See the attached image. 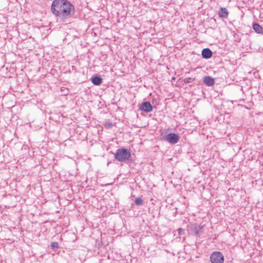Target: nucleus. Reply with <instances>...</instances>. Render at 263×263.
Wrapping results in <instances>:
<instances>
[{"instance_id":"obj_9","label":"nucleus","mask_w":263,"mask_h":263,"mask_svg":"<svg viewBox=\"0 0 263 263\" xmlns=\"http://www.w3.org/2000/svg\"><path fill=\"white\" fill-rule=\"evenodd\" d=\"M91 80L95 85H100L102 83V79L100 76L92 77Z\"/></svg>"},{"instance_id":"obj_4","label":"nucleus","mask_w":263,"mask_h":263,"mask_svg":"<svg viewBox=\"0 0 263 263\" xmlns=\"http://www.w3.org/2000/svg\"><path fill=\"white\" fill-rule=\"evenodd\" d=\"M163 139L172 144H175L178 142L179 136L177 134L170 133L164 137Z\"/></svg>"},{"instance_id":"obj_3","label":"nucleus","mask_w":263,"mask_h":263,"mask_svg":"<svg viewBox=\"0 0 263 263\" xmlns=\"http://www.w3.org/2000/svg\"><path fill=\"white\" fill-rule=\"evenodd\" d=\"M211 263H223L224 256L221 252L215 251L210 256Z\"/></svg>"},{"instance_id":"obj_13","label":"nucleus","mask_w":263,"mask_h":263,"mask_svg":"<svg viewBox=\"0 0 263 263\" xmlns=\"http://www.w3.org/2000/svg\"><path fill=\"white\" fill-rule=\"evenodd\" d=\"M195 79L194 78H186L185 79H183V82L187 84V83H192L194 81Z\"/></svg>"},{"instance_id":"obj_10","label":"nucleus","mask_w":263,"mask_h":263,"mask_svg":"<svg viewBox=\"0 0 263 263\" xmlns=\"http://www.w3.org/2000/svg\"><path fill=\"white\" fill-rule=\"evenodd\" d=\"M253 28L255 30V31L257 33H263L262 27L257 23H255L253 24Z\"/></svg>"},{"instance_id":"obj_1","label":"nucleus","mask_w":263,"mask_h":263,"mask_svg":"<svg viewBox=\"0 0 263 263\" xmlns=\"http://www.w3.org/2000/svg\"><path fill=\"white\" fill-rule=\"evenodd\" d=\"M51 11L61 21H65L74 14L75 9L67 0H54L51 5Z\"/></svg>"},{"instance_id":"obj_2","label":"nucleus","mask_w":263,"mask_h":263,"mask_svg":"<svg viewBox=\"0 0 263 263\" xmlns=\"http://www.w3.org/2000/svg\"><path fill=\"white\" fill-rule=\"evenodd\" d=\"M131 157L130 151L125 148H119L114 155V158L119 162L129 160Z\"/></svg>"},{"instance_id":"obj_12","label":"nucleus","mask_w":263,"mask_h":263,"mask_svg":"<svg viewBox=\"0 0 263 263\" xmlns=\"http://www.w3.org/2000/svg\"><path fill=\"white\" fill-rule=\"evenodd\" d=\"M135 203L137 205H141L143 204V200L140 198H137L135 200Z\"/></svg>"},{"instance_id":"obj_15","label":"nucleus","mask_w":263,"mask_h":263,"mask_svg":"<svg viewBox=\"0 0 263 263\" xmlns=\"http://www.w3.org/2000/svg\"><path fill=\"white\" fill-rule=\"evenodd\" d=\"M105 126L107 128H111L112 127V123L110 122H106L105 124Z\"/></svg>"},{"instance_id":"obj_7","label":"nucleus","mask_w":263,"mask_h":263,"mask_svg":"<svg viewBox=\"0 0 263 263\" xmlns=\"http://www.w3.org/2000/svg\"><path fill=\"white\" fill-rule=\"evenodd\" d=\"M218 15L220 18H227L229 12L226 8H221L218 12Z\"/></svg>"},{"instance_id":"obj_11","label":"nucleus","mask_w":263,"mask_h":263,"mask_svg":"<svg viewBox=\"0 0 263 263\" xmlns=\"http://www.w3.org/2000/svg\"><path fill=\"white\" fill-rule=\"evenodd\" d=\"M202 228L199 226H195L192 229V231L195 235H198L201 232Z\"/></svg>"},{"instance_id":"obj_8","label":"nucleus","mask_w":263,"mask_h":263,"mask_svg":"<svg viewBox=\"0 0 263 263\" xmlns=\"http://www.w3.org/2000/svg\"><path fill=\"white\" fill-rule=\"evenodd\" d=\"M201 54L203 58L209 59L212 55V52L209 48H204L202 50Z\"/></svg>"},{"instance_id":"obj_6","label":"nucleus","mask_w":263,"mask_h":263,"mask_svg":"<svg viewBox=\"0 0 263 263\" xmlns=\"http://www.w3.org/2000/svg\"><path fill=\"white\" fill-rule=\"evenodd\" d=\"M203 82L206 85L212 86L215 84V80L210 76H206L203 79Z\"/></svg>"},{"instance_id":"obj_16","label":"nucleus","mask_w":263,"mask_h":263,"mask_svg":"<svg viewBox=\"0 0 263 263\" xmlns=\"http://www.w3.org/2000/svg\"><path fill=\"white\" fill-rule=\"evenodd\" d=\"M177 231H178V234L179 235H182L183 233H184V230H183L181 228H179L177 230Z\"/></svg>"},{"instance_id":"obj_5","label":"nucleus","mask_w":263,"mask_h":263,"mask_svg":"<svg viewBox=\"0 0 263 263\" xmlns=\"http://www.w3.org/2000/svg\"><path fill=\"white\" fill-rule=\"evenodd\" d=\"M139 109L144 112H149L152 111L153 107L149 102H144L140 105Z\"/></svg>"},{"instance_id":"obj_14","label":"nucleus","mask_w":263,"mask_h":263,"mask_svg":"<svg viewBox=\"0 0 263 263\" xmlns=\"http://www.w3.org/2000/svg\"><path fill=\"white\" fill-rule=\"evenodd\" d=\"M50 246L52 249H55L58 248L59 243L57 242H52Z\"/></svg>"}]
</instances>
